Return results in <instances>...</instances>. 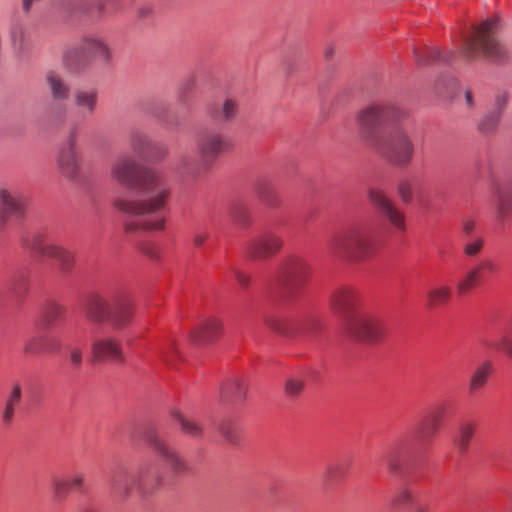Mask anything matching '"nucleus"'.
<instances>
[{
	"label": "nucleus",
	"instance_id": "1",
	"mask_svg": "<svg viewBox=\"0 0 512 512\" xmlns=\"http://www.w3.org/2000/svg\"><path fill=\"white\" fill-rule=\"evenodd\" d=\"M111 177L120 185L136 189L134 198L119 197L113 202L119 212L135 218L124 223L125 232H153L165 228L164 210L170 189L159 172L141 167L133 157L123 155L112 163Z\"/></svg>",
	"mask_w": 512,
	"mask_h": 512
},
{
	"label": "nucleus",
	"instance_id": "2",
	"mask_svg": "<svg viewBox=\"0 0 512 512\" xmlns=\"http://www.w3.org/2000/svg\"><path fill=\"white\" fill-rule=\"evenodd\" d=\"M372 148L391 166L407 168L415 156V143L411 134L409 118L387 127Z\"/></svg>",
	"mask_w": 512,
	"mask_h": 512
},
{
	"label": "nucleus",
	"instance_id": "3",
	"mask_svg": "<svg viewBox=\"0 0 512 512\" xmlns=\"http://www.w3.org/2000/svg\"><path fill=\"white\" fill-rule=\"evenodd\" d=\"M85 317L95 324H107L114 331L126 329L135 316V304L126 296L108 300L104 296L91 294L84 306Z\"/></svg>",
	"mask_w": 512,
	"mask_h": 512
},
{
	"label": "nucleus",
	"instance_id": "4",
	"mask_svg": "<svg viewBox=\"0 0 512 512\" xmlns=\"http://www.w3.org/2000/svg\"><path fill=\"white\" fill-rule=\"evenodd\" d=\"M497 19H486L481 22L467 37L462 46V53L469 61H476L481 56L500 63L508 58V51L496 37Z\"/></svg>",
	"mask_w": 512,
	"mask_h": 512
},
{
	"label": "nucleus",
	"instance_id": "5",
	"mask_svg": "<svg viewBox=\"0 0 512 512\" xmlns=\"http://www.w3.org/2000/svg\"><path fill=\"white\" fill-rule=\"evenodd\" d=\"M408 118L407 109L398 104L372 103L357 112L355 122L361 138L372 147L374 141L382 136L377 131L384 123L390 127L397 121Z\"/></svg>",
	"mask_w": 512,
	"mask_h": 512
},
{
	"label": "nucleus",
	"instance_id": "6",
	"mask_svg": "<svg viewBox=\"0 0 512 512\" xmlns=\"http://www.w3.org/2000/svg\"><path fill=\"white\" fill-rule=\"evenodd\" d=\"M333 254L350 261L359 262L373 254L376 248L371 227L357 223L335 236L329 244Z\"/></svg>",
	"mask_w": 512,
	"mask_h": 512
},
{
	"label": "nucleus",
	"instance_id": "7",
	"mask_svg": "<svg viewBox=\"0 0 512 512\" xmlns=\"http://www.w3.org/2000/svg\"><path fill=\"white\" fill-rule=\"evenodd\" d=\"M111 61L110 46L98 36L85 37L78 46L67 48L63 53V63L72 71H81L94 63L108 66Z\"/></svg>",
	"mask_w": 512,
	"mask_h": 512
},
{
	"label": "nucleus",
	"instance_id": "8",
	"mask_svg": "<svg viewBox=\"0 0 512 512\" xmlns=\"http://www.w3.org/2000/svg\"><path fill=\"white\" fill-rule=\"evenodd\" d=\"M163 482V474L152 464L146 463L139 467L136 473L123 471L116 474L112 480V489L122 501L129 499L134 490L143 495L156 491Z\"/></svg>",
	"mask_w": 512,
	"mask_h": 512
},
{
	"label": "nucleus",
	"instance_id": "9",
	"mask_svg": "<svg viewBox=\"0 0 512 512\" xmlns=\"http://www.w3.org/2000/svg\"><path fill=\"white\" fill-rule=\"evenodd\" d=\"M79 124L72 123L56 154L57 168L62 176L77 180L81 170V156L78 149Z\"/></svg>",
	"mask_w": 512,
	"mask_h": 512
},
{
	"label": "nucleus",
	"instance_id": "10",
	"mask_svg": "<svg viewBox=\"0 0 512 512\" xmlns=\"http://www.w3.org/2000/svg\"><path fill=\"white\" fill-rule=\"evenodd\" d=\"M22 245L37 254L55 260L64 274L70 273L75 267L73 252L67 247L48 239L43 233H35L31 238H24Z\"/></svg>",
	"mask_w": 512,
	"mask_h": 512
},
{
	"label": "nucleus",
	"instance_id": "11",
	"mask_svg": "<svg viewBox=\"0 0 512 512\" xmlns=\"http://www.w3.org/2000/svg\"><path fill=\"white\" fill-rule=\"evenodd\" d=\"M347 331L357 341L376 343L384 338L386 326L377 317L368 314H357L348 319Z\"/></svg>",
	"mask_w": 512,
	"mask_h": 512
},
{
	"label": "nucleus",
	"instance_id": "12",
	"mask_svg": "<svg viewBox=\"0 0 512 512\" xmlns=\"http://www.w3.org/2000/svg\"><path fill=\"white\" fill-rule=\"evenodd\" d=\"M309 275L310 266L302 257L289 256L280 265L279 279L288 294L297 291L306 282Z\"/></svg>",
	"mask_w": 512,
	"mask_h": 512
},
{
	"label": "nucleus",
	"instance_id": "13",
	"mask_svg": "<svg viewBox=\"0 0 512 512\" xmlns=\"http://www.w3.org/2000/svg\"><path fill=\"white\" fill-rule=\"evenodd\" d=\"M282 237L267 231L247 241L245 253L252 260L264 261L277 254L283 247Z\"/></svg>",
	"mask_w": 512,
	"mask_h": 512
},
{
	"label": "nucleus",
	"instance_id": "14",
	"mask_svg": "<svg viewBox=\"0 0 512 512\" xmlns=\"http://www.w3.org/2000/svg\"><path fill=\"white\" fill-rule=\"evenodd\" d=\"M369 201L384 215L388 222L399 231L406 230L405 214L379 187L367 191Z\"/></svg>",
	"mask_w": 512,
	"mask_h": 512
},
{
	"label": "nucleus",
	"instance_id": "15",
	"mask_svg": "<svg viewBox=\"0 0 512 512\" xmlns=\"http://www.w3.org/2000/svg\"><path fill=\"white\" fill-rule=\"evenodd\" d=\"M146 440L153 450L167 462L175 474L182 475L190 471L191 467L186 459L176 449L169 446L155 431L148 432Z\"/></svg>",
	"mask_w": 512,
	"mask_h": 512
},
{
	"label": "nucleus",
	"instance_id": "16",
	"mask_svg": "<svg viewBox=\"0 0 512 512\" xmlns=\"http://www.w3.org/2000/svg\"><path fill=\"white\" fill-rule=\"evenodd\" d=\"M25 205V196L18 188L13 186L0 188V212L3 224L9 217L21 219L24 216Z\"/></svg>",
	"mask_w": 512,
	"mask_h": 512
},
{
	"label": "nucleus",
	"instance_id": "17",
	"mask_svg": "<svg viewBox=\"0 0 512 512\" xmlns=\"http://www.w3.org/2000/svg\"><path fill=\"white\" fill-rule=\"evenodd\" d=\"M68 16L74 19H100L116 13L106 2H64Z\"/></svg>",
	"mask_w": 512,
	"mask_h": 512
},
{
	"label": "nucleus",
	"instance_id": "18",
	"mask_svg": "<svg viewBox=\"0 0 512 512\" xmlns=\"http://www.w3.org/2000/svg\"><path fill=\"white\" fill-rule=\"evenodd\" d=\"M227 148L225 137L214 130H205L197 139V149L204 165L211 164Z\"/></svg>",
	"mask_w": 512,
	"mask_h": 512
},
{
	"label": "nucleus",
	"instance_id": "19",
	"mask_svg": "<svg viewBox=\"0 0 512 512\" xmlns=\"http://www.w3.org/2000/svg\"><path fill=\"white\" fill-rule=\"evenodd\" d=\"M98 101L99 94L95 88H80L73 93V105L82 120L96 113Z\"/></svg>",
	"mask_w": 512,
	"mask_h": 512
},
{
	"label": "nucleus",
	"instance_id": "20",
	"mask_svg": "<svg viewBox=\"0 0 512 512\" xmlns=\"http://www.w3.org/2000/svg\"><path fill=\"white\" fill-rule=\"evenodd\" d=\"M488 270L491 273H496L498 270L497 264L490 259H483L473 268H471L466 275L461 278L457 285L456 291L458 295L463 296L468 293L473 287L482 282L481 270Z\"/></svg>",
	"mask_w": 512,
	"mask_h": 512
},
{
	"label": "nucleus",
	"instance_id": "21",
	"mask_svg": "<svg viewBox=\"0 0 512 512\" xmlns=\"http://www.w3.org/2000/svg\"><path fill=\"white\" fill-rule=\"evenodd\" d=\"M223 324L217 318H208L195 327L190 333L194 344H208L215 341L222 333Z\"/></svg>",
	"mask_w": 512,
	"mask_h": 512
},
{
	"label": "nucleus",
	"instance_id": "22",
	"mask_svg": "<svg viewBox=\"0 0 512 512\" xmlns=\"http://www.w3.org/2000/svg\"><path fill=\"white\" fill-rule=\"evenodd\" d=\"M91 352L95 359L122 361V349L113 337L98 338L92 342Z\"/></svg>",
	"mask_w": 512,
	"mask_h": 512
},
{
	"label": "nucleus",
	"instance_id": "23",
	"mask_svg": "<svg viewBox=\"0 0 512 512\" xmlns=\"http://www.w3.org/2000/svg\"><path fill=\"white\" fill-rule=\"evenodd\" d=\"M492 195L498 217L505 218L512 212V181L494 183Z\"/></svg>",
	"mask_w": 512,
	"mask_h": 512
},
{
	"label": "nucleus",
	"instance_id": "24",
	"mask_svg": "<svg viewBox=\"0 0 512 512\" xmlns=\"http://www.w3.org/2000/svg\"><path fill=\"white\" fill-rule=\"evenodd\" d=\"M442 424V414L439 411L427 413L418 423L416 435L420 442L427 444L433 440Z\"/></svg>",
	"mask_w": 512,
	"mask_h": 512
},
{
	"label": "nucleus",
	"instance_id": "25",
	"mask_svg": "<svg viewBox=\"0 0 512 512\" xmlns=\"http://www.w3.org/2000/svg\"><path fill=\"white\" fill-rule=\"evenodd\" d=\"M359 301V293L353 288H340L332 295L331 304L341 314H348Z\"/></svg>",
	"mask_w": 512,
	"mask_h": 512
},
{
	"label": "nucleus",
	"instance_id": "26",
	"mask_svg": "<svg viewBox=\"0 0 512 512\" xmlns=\"http://www.w3.org/2000/svg\"><path fill=\"white\" fill-rule=\"evenodd\" d=\"M45 81L54 100L65 101L70 94L69 84L55 71H48L45 75Z\"/></svg>",
	"mask_w": 512,
	"mask_h": 512
},
{
	"label": "nucleus",
	"instance_id": "27",
	"mask_svg": "<svg viewBox=\"0 0 512 512\" xmlns=\"http://www.w3.org/2000/svg\"><path fill=\"white\" fill-rule=\"evenodd\" d=\"M239 113L238 102L230 97L225 98L221 105L210 112L211 117L223 124H229L236 120Z\"/></svg>",
	"mask_w": 512,
	"mask_h": 512
},
{
	"label": "nucleus",
	"instance_id": "28",
	"mask_svg": "<svg viewBox=\"0 0 512 512\" xmlns=\"http://www.w3.org/2000/svg\"><path fill=\"white\" fill-rule=\"evenodd\" d=\"M452 299V289L446 284H438L426 293V305L430 309L445 306Z\"/></svg>",
	"mask_w": 512,
	"mask_h": 512
},
{
	"label": "nucleus",
	"instance_id": "29",
	"mask_svg": "<svg viewBox=\"0 0 512 512\" xmlns=\"http://www.w3.org/2000/svg\"><path fill=\"white\" fill-rule=\"evenodd\" d=\"M22 399V389L19 383L12 386V390L5 400L4 409L2 412V422L5 425H10L14 420L15 410L20 405Z\"/></svg>",
	"mask_w": 512,
	"mask_h": 512
},
{
	"label": "nucleus",
	"instance_id": "30",
	"mask_svg": "<svg viewBox=\"0 0 512 512\" xmlns=\"http://www.w3.org/2000/svg\"><path fill=\"white\" fill-rule=\"evenodd\" d=\"M248 385L243 379H229L221 388L222 397L234 402L242 401L247 393Z\"/></svg>",
	"mask_w": 512,
	"mask_h": 512
},
{
	"label": "nucleus",
	"instance_id": "31",
	"mask_svg": "<svg viewBox=\"0 0 512 512\" xmlns=\"http://www.w3.org/2000/svg\"><path fill=\"white\" fill-rule=\"evenodd\" d=\"M170 415L178 422L182 433L196 439L202 437L203 429L201 425L196 421L186 417L178 408H173L170 411Z\"/></svg>",
	"mask_w": 512,
	"mask_h": 512
},
{
	"label": "nucleus",
	"instance_id": "32",
	"mask_svg": "<svg viewBox=\"0 0 512 512\" xmlns=\"http://www.w3.org/2000/svg\"><path fill=\"white\" fill-rule=\"evenodd\" d=\"M175 169L181 176L192 179L197 178L201 173V165L198 159L190 154L180 156Z\"/></svg>",
	"mask_w": 512,
	"mask_h": 512
},
{
	"label": "nucleus",
	"instance_id": "33",
	"mask_svg": "<svg viewBox=\"0 0 512 512\" xmlns=\"http://www.w3.org/2000/svg\"><path fill=\"white\" fill-rule=\"evenodd\" d=\"M305 325V321L291 319L274 320L269 323L271 329L286 336H295L304 332Z\"/></svg>",
	"mask_w": 512,
	"mask_h": 512
},
{
	"label": "nucleus",
	"instance_id": "34",
	"mask_svg": "<svg viewBox=\"0 0 512 512\" xmlns=\"http://www.w3.org/2000/svg\"><path fill=\"white\" fill-rule=\"evenodd\" d=\"M66 308L54 301L46 303L42 309V319L47 327H51L55 322L63 319Z\"/></svg>",
	"mask_w": 512,
	"mask_h": 512
},
{
	"label": "nucleus",
	"instance_id": "35",
	"mask_svg": "<svg viewBox=\"0 0 512 512\" xmlns=\"http://www.w3.org/2000/svg\"><path fill=\"white\" fill-rule=\"evenodd\" d=\"M490 375V363L486 362L479 367L475 369V371L472 373L470 380H469V386L468 390L470 394H473L480 389H482Z\"/></svg>",
	"mask_w": 512,
	"mask_h": 512
},
{
	"label": "nucleus",
	"instance_id": "36",
	"mask_svg": "<svg viewBox=\"0 0 512 512\" xmlns=\"http://www.w3.org/2000/svg\"><path fill=\"white\" fill-rule=\"evenodd\" d=\"M130 145L135 153L143 155L153 149V141L150 136L142 131H133L130 135Z\"/></svg>",
	"mask_w": 512,
	"mask_h": 512
},
{
	"label": "nucleus",
	"instance_id": "37",
	"mask_svg": "<svg viewBox=\"0 0 512 512\" xmlns=\"http://www.w3.org/2000/svg\"><path fill=\"white\" fill-rule=\"evenodd\" d=\"M414 57L420 65H429L437 61L449 60V58L446 55H443L436 47H427L420 51L414 50Z\"/></svg>",
	"mask_w": 512,
	"mask_h": 512
},
{
	"label": "nucleus",
	"instance_id": "38",
	"mask_svg": "<svg viewBox=\"0 0 512 512\" xmlns=\"http://www.w3.org/2000/svg\"><path fill=\"white\" fill-rule=\"evenodd\" d=\"M475 425L471 422L463 423L460 425L458 435L455 438V445L460 454L467 452L469 443L473 438Z\"/></svg>",
	"mask_w": 512,
	"mask_h": 512
},
{
	"label": "nucleus",
	"instance_id": "39",
	"mask_svg": "<svg viewBox=\"0 0 512 512\" xmlns=\"http://www.w3.org/2000/svg\"><path fill=\"white\" fill-rule=\"evenodd\" d=\"M500 119V112H488L479 120L478 130L484 135H492L497 131Z\"/></svg>",
	"mask_w": 512,
	"mask_h": 512
},
{
	"label": "nucleus",
	"instance_id": "40",
	"mask_svg": "<svg viewBox=\"0 0 512 512\" xmlns=\"http://www.w3.org/2000/svg\"><path fill=\"white\" fill-rule=\"evenodd\" d=\"M69 109L65 103L54 104L49 111V122L54 128H63L68 118Z\"/></svg>",
	"mask_w": 512,
	"mask_h": 512
},
{
	"label": "nucleus",
	"instance_id": "41",
	"mask_svg": "<svg viewBox=\"0 0 512 512\" xmlns=\"http://www.w3.org/2000/svg\"><path fill=\"white\" fill-rule=\"evenodd\" d=\"M231 218L237 225L242 227H246L251 223L250 211L243 204H237L232 208Z\"/></svg>",
	"mask_w": 512,
	"mask_h": 512
},
{
	"label": "nucleus",
	"instance_id": "42",
	"mask_svg": "<svg viewBox=\"0 0 512 512\" xmlns=\"http://www.w3.org/2000/svg\"><path fill=\"white\" fill-rule=\"evenodd\" d=\"M219 433L229 443L235 444L239 440L237 426L229 420H224L219 425Z\"/></svg>",
	"mask_w": 512,
	"mask_h": 512
},
{
	"label": "nucleus",
	"instance_id": "43",
	"mask_svg": "<svg viewBox=\"0 0 512 512\" xmlns=\"http://www.w3.org/2000/svg\"><path fill=\"white\" fill-rule=\"evenodd\" d=\"M43 335H34L29 337L23 346L26 354L38 355L44 353Z\"/></svg>",
	"mask_w": 512,
	"mask_h": 512
},
{
	"label": "nucleus",
	"instance_id": "44",
	"mask_svg": "<svg viewBox=\"0 0 512 512\" xmlns=\"http://www.w3.org/2000/svg\"><path fill=\"white\" fill-rule=\"evenodd\" d=\"M305 380L300 376H292L286 380L285 393L289 397L298 396L304 389Z\"/></svg>",
	"mask_w": 512,
	"mask_h": 512
},
{
	"label": "nucleus",
	"instance_id": "45",
	"mask_svg": "<svg viewBox=\"0 0 512 512\" xmlns=\"http://www.w3.org/2000/svg\"><path fill=\"white\" fill-rule=\"evenodd\" d=\"M414 492L407 487L401 488L393 498V505L399 508L410 506L414 502Z\"/></svg>",
	"mask_w": 512,
	"mask_h": 512
},
{
	"label": "nucleus",
	"instance_id": "46",
	"mask_svg": "<svg viewBox=\"0 0 512 512\" xmlns=\"http://www.w3.org/2000/svg\"><path fill=\"white\" fill-rule=\"evenodd\" d=\"M483 245L484 240L482 237L471 238L464 245V254L468 257L477 256L481 252Z\"/></svg>",
	"mask_w": 512,
	"mask_h": 512
},
{
	"label": "nucleus",
	"instance_id": "47",
	"mask_svg": "<svg viewBox=\"0 0 512 512\" xmlns=\"http://www.w3.org/2000/svg\"><path fill=\"white\" fill-rule=\"evenodd\" d=\"M52 488L54 495L57 498L66 497L72 491L68 479H62L58 477L53 479Z\"/></svg>",
	"mask_w": 512,
	"mask_h": 512
},
{
	"label": "nucleus",
	"instance_id": "48",
	"mask_svg": "<svg viewBox=\"0 0 512 512\" xmlns=\"http://www.w3.org/2000/svg\"><path fill=\"white\" fill-rule=\"evenodd\" d=\"M178 352L177 350V343L176 340L173 338H170L166 341V343L159 349V356L160 358L165 361L169 362L171 360V357L173 355H176Z\"/></svg>",
	"mask_w": 512,
	"mask_h": 512
},
{
	"label": "nucleus",
	"instance_id": "49",
	"mask_svg": "<svg viewBox=\"0 0 512 512\" xmlns=\"http://www.w3.org/2000/svg\"><path fill=\"white\" fill-rule=\"evenodd\" d=\"M44 353H57L62 348V342L55 335H43Z\"/></svg>",
	"mask_w": 512,
	"mask_h": 512
},
{
	"label": "nucleus",
	"instance_id": "50",
	"mask_svg": "<svg viewBox=\"0 0 512 512\" xmlns=\"http://www.w3.org/2000/svg\"><path fill=\"white\" fill-rule=\"evenodd\" d=\"M68 359L74 369H79L83 363V351L78 346L68 347Z\"/></svg>",
	"mask_w": 512,
	"mask_h": 512
},
{
	"label": "nucleus",
	"instance_id": "51",
	"mask_svg": "<svg viewBox=\"0 0 512 512\" xmlns=\"http://www.w3.org/2000/svg\"><path fill=\"white\" fill-rule=\"evenodd\" d=\"M397 190H398V194H399L400 198L402 199V201L404 203L408 204L412 201L413 188H412V184L410 181L402 180L398 184Z\"/></svg>",
	"mask_w": 512,
	"mask_h": 512
},
{
	"label": "nucleus",
	"instance_id": "52",
	"mask_svg": "<svg viewBox=\"0 0 512 512\" xmlns=\"http://www.w3.org/2000/svg\"><path fill=\"white\" fill-rule=\"evenodd\" d=\"M68 482L72 491H82L85 487L86 475L81 471H77L68 478Z\"/></svg>",
	"mask_w": 512,
	"mask_h": 512
},
{
	"label": "nucleus",
	"instance_id": "53",
	"mask_svg": "<svg viewBox=\"0 0 512 512\" xmlns=\"http://www.w3.org/2000/svg\"><path fill=\"white\" fill-rule=\"evenodd\" d=\"M508 98H509V95H508L507 91H505V90L497 91L494 96V106H495L494 112H500V114H502V111L508 102Z\"/></svg>",
	"mask_w": 512,
	"mask_h": 512
},
{
	"label": "nucleus",
	"instance_id": "54",
	"mask_svg": "<svg viewBox=\"0 0 512 512\" xmlns=\"http://www.w3.org/2000/svg\"><path fill=\"white\" fill-rule=\"evenodd\" d=\"M140 251L145 256L149 257L150 259H158L159 258L160 250H159V247L157 245H155L154 243H149V242L142 243L140 246Z\"/></svg>",
	"mask_w": 512,
	"mask_h": 512
},
{
	"label": "nucleus",
	"instance_id": "55",
	"mask_svg": "<svg viewBox=\"0 0 512 512\" xmlns=\"http://www.w3.org/2000/svg\"><path fill=\"white\" fill-rule=\"evenodd\" d=\"M11 41L17 51H21L24 46V33L20 28H15L11 32Z\"/></svg>",
	"mask_w": 512,
	"mask_h": 512
},
{
	"label": "nucleus",
	"instance_id": "56",
	"mask_svg": "<svg viewBox=\"0 0 512 512\" xmlns=\"http://www.w3.org/2000/svg\"><path fill=\"white\" fill-rule=\"evenodd\" d=\"M340 476V467L337 465H330L326 468L323 479L326 483L331 484L335 482Z\"/></svg>",
	"mask_w": 512,
	"mask_h": 512
},
{
	"label": "nucleus",
	"instance_id": "57",
	"mask_svg": "<svg viewBox=\"0 0 512 512\" xmlns=\"http://www.w3.org/2000/svg\"><path fill=\"white\" fill-rule=\"evenodd\" d=\"M136 11H137L138 18H140V19H147L153 13L151 5L147 2L141 4L139 7H137Z\"/></svg>",
	"mask_w": 512,
	"mask_h": 512
},
{
	"label": "nucleus",
	"instance_id": "58",
	"mask_svg": "<svg viewBox=\"0 0 512 512\" xmlns=\"http://www.w3.org/2000/svg\"><path fill=\"white\" fill-rule=\"evenodd\" d=\"M261 200L263 201V203H265L267 206L271 208H274L279 204L278 197L273 192L261 195Z\"/></svg>",
	"mask_w": 512,
	"mask_h": 512
},
{
	"label": "nucleus",
	"instance_id": "59",
	"mask_svg": "<svg viewBox=\"0 0 512 512\" xmlns=\"http://www.w3.org/2000/svg\"><path fill=\"white\" fill-rule=\"evenodd\" d=\"M400 461L397 457L390 455L387 458V468L391 473H397L400 470Z\"/></svg>",
	"mask_w": 512,
	"mask_h": 512
},
{
	"label": "nucleus",
	"instance_id": "60",
	"mask_svg": "<svg viewBox=\"0 0 512 512\" xmlns=\"http://www.w3.org/2000/svg\"><path fill=\"white\" fill-rule=\"evenodd\" d=\"M499 345L506 352L509 357H512V338L503 337Z\"/></svg>",
	"mask_w": 512,
	"mask_h": 512
},
{
	"label": "nucleus",
	"instance_id": "61",
	"mask_svg": "<svg viewBox=\"0 0 512 512\" xmlns=\"http://www.w3.org/2000/svg\"><path fill=\"white\" fill-rule=\"evenodd\" d=\"M235 277L241 286H243V287L248 286V284L250 282V277L248 275H246L240 271H236Z\"/></svg>",
	"mask_w": 512,
	"mask_h": 512
},
{
	"label": "nucleus",
	"instance_id": "62",
	"mask_svg": "<svg viewBox=\"0 0 512 512\" xmlns=\"http://www.w3.org/2000/svg\"><path fill=\"white\" fill-rule=\"evenodd\" d=\"M462 228H463V232L469 236L472 234V232L474 231L475 229V223L474 221L470 220V219H466L464 222H463V225H462Z\"/></svg>",
	"mask_w": 512,
	"mask_h": 512
},
{
	"label": "nucleus",
	"instance_id": "63",
	"mask_svg": "<svg viewBox=\"0 0 512 512\" xmlns=\"http://www.w3.org/2000/svg\"><path fill=\"white\" fill-rule=\"evenodd\" d=\"M207 239V235L204 234V233H197L194 235L193 237V243L196 245V246H201L204 244V242L206 241Z\"/></svg>",
	"mask_w": 512,
	"mask_h": 512
},
{
	"label": "nucleus",
	"instance_id": "64",
	"mask_svg": "<svg viewBox=\"0 0 512 512\" xmlns=\"http://www.w3.org/2000/svg\"><path fill=\"white\" fill-rule=\"evenodd\" d=\"M465 101L467 106L472 107L474 104L473 94L470 90L465 91Z\"/></svg>",
	"mask_w": 512,
	"mask_h": 512
}]
</instances>
